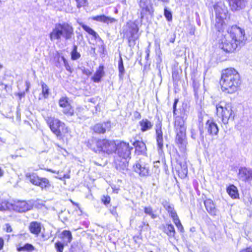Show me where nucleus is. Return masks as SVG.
Returning <instances> with one entry per match:
<instances>
[{"mask_svg": "<svg viewBox=\"0 0 252 252\" xmlns=\"http://www.w3.org/2000/svg\"><path fill=\"white\" fill-rule=\"evenodd\" d=\"M220 83L222 92L232 94L238 90L242 81L239 73L235 69L228 68L222 71Z\"/></svg>", "mask_w": 252, "mask_h": 252, "instance_id": "obj_1", "label": "nucleus"}, {"mask_svg": "<svg viewBox=\"0 0 252 252\" xmlns=\"http://www.w3.org/2000/svg\"><path fill=\"white\" fill-rule=\"evenodd\" d=\"M244 39V31L236 26H233L227 34L222 38L219 47L225 52H232Z\"/></svg>", "mask_w": 252, "mask_h": 252, "instance_id": "obj_2", "label": "nucleus"}, {"mask_svg": "<svg viewBox=\"0 0 252 252\" xmlns=\"http://www.w3.org/2000/svg\"><path fill=\"white\" fill-rule=\"evenodd\" d=\"M178 102L177 99H175L173 103V116L175 119L174 128L176 133V143L177 144L180 150L182 153H185L186 150L187 140H186V127L185 125L186 117L184 116H178L175 117L177 104Z\"/></svg>", "mask_w": 252, "mask_h": 252, "instance_id": "obj_3", "label": "nucleus"}, {"mask_svg": "<svg viewBox=\"0 0 252 252\" xmlns=\"http://www.w3.org/2000/svg\"><path fill=\"white\" fill-rule=\"evenodd\" d=\"M73 29L71 26L66 23H58L55 25L52 31L50 33L51 41L60 40L62 37L65 40H69L73 35Z\"/></svg>", "mask_w": 252, "mask_h": 252, "instance_id": "obj_4", "label": "nucleus"}, {"mask_svg": "<svg viewBox=\"0 0 252 252\" xmlns=\"http://www.w3.org/2000/svg\"><path fill=\"white\" fill-rule=\"evenodd\" d=\"M87 146L96 153L102 152L108 154L115 152L116 148V144L114 141L107 139H92L88 141Z\"/></svg>", "mask_w": 252, "mask_h": 252, "instance_id": "obj_5", "label": "nucleus"}, {"mask_svg": "<svg viewBox=\"0 0 252 252\" xmlns=\"http://www.w3.org/2000/svg\"><path fill=\"white\" fill-rule=\"evenodd\" d=\"M132 147H130L129 144L124 142L116 144L115 151L117 152L122 160L119 162L118 159L115 160L116 167L118 170H125L126 169L127 164V159L130 158L131 150Z\"/></svg>", "mask_w": 252, "mask_h": 252, "instance_id": "obj_6", "label": "nucleus"}, {"mask_svg": "<svg viewBox=\"0 0 252 252\" xmlns=\"http://www.w3.org/2000/svg\"><path fill=\"white\" fill-rule=\"evenodd\" d=\"M216 108L217 116L221 119L224 124H227L229 120H234L235 114L231 103L220 101L216 103Z\"/></svg>", "mask_w": 252, "mask_h": 252, "instance_id": "obj_7", "label": "nucleus"}, {"mask_svg": "<svg viewBox=\"0 0 252 252\" xmlns=\"http://www.w3.org/2000/svg\"><path fill=\"white\" fill-rule=\"evenodd\" d=\"M216 12V23L215 27L216 30L220 32L223 28L224 20L227 17L228 10L227 7L222 2H218L214 6Z\"/></svg>", "mask_w": 252, "mask_h": 252, "instance_id": "obj_8", "label": "nucleus"}, {"mask_svg": "<svg viewBox=\"0 0 252 252\" xmlns=\"http://www.w3.org/2000/svg\"><path fill=\"white\" fill-rule=\"evenodd\" d=\"M138 26L134 22H129L127 23L124 35L127 38L130 47H133L136 44V41L138 38Z\"/></svg>", "mask_w": 252, "mask_h": 252, "instance_id": "obj_9", "label": "nucleus"}, {"mask_svg": "<svg viewBox=\"0 0 252 252\" xmlns=\"http://www.w3.org/2000/svg\"><path fill=\"white\" fill-rule=\"evenodd\" d=\"M47 123L52 131L59 139L62 138L63 134L67 132V128L65 127L64 124L58 119L49 118Z\"/></svg>", "mask_w": 252, "mask_h": 252, "instance_id": "obj_10", "label": "nucleus"}, {"mask_svg": "<svg viewBox=\"0 0 252 252\" xmlns=\"http://www.w3.org/2000/svg\"><path fill=\"white\" fill-rule=\"evenodd\" d=\"M25 177L32 185L39 187L42 189H47L51 186L48 179L40 178L36 173H27Z\"/></svg>", "mask_w": 252, "mask_h": 252, "instance_id": "obj_11", "label": "nucleus"}, {"mask_svg": "<svg viewBox=\"0 0 252 252\" xmlns=\"http://www.w3.org/2000/svg\"><path fill=\"white\" fill-rule=\"evenodd\" d=\"M12 209L19 213H24L31 210L32 205L30 201L25 200H15L11 203Z\"/></svg>", "mask_w": 252, "mask_h": 252, "instance_id": "obj_12", "label": "nucleus"}, {"mask_svg": "<svg viewBox=\"0 0 252 252\" xmlns=\"http://www.w3.org/2000/svg\"><path fill=\"white\" fill-rule=\"evenodd\" d=\"M139 5L140 8V18L143 19L148 15H152L154 8L151 0H140Z\"/></svg>", "mask_w": 252, "mask_h": 252, "instance_id": "obj_13", "label": "nucleus"}, {"mask_svg": "<svg viewBox=\"0 0 252 252\" xmlns=\"http://www.w3.org/2000/svg\"><path fill=\"white\" fill-rule=\"evenodd\" d=\"M60 107L63 108V112L68 116H72L74 114V110L68 101V98L65 97L61 98L59 100Z\"/></svg>", "mask_w": 252, "mask_h": 252, "instance_id": "obj_14", "label": "nucleus"}, {"mask_svg": "<svg viewBox=\"0 0 252 252\" xmlns=\"http://www.w3.org/2000/svg\"><path fill=\"white\" fill-rule=\"evenodd\" d=\"M229 6L233 11L243 9L246 5L247 0H228Z\"/></svg>", "mask_w": 252, "mask_h": 252, "instance_id": "obj_15", "label": "nucleus"}, {"mask_svg": "<svg viewBox=\"0 0 252 252\" xmlns=\"http://www.w3.org/2000/svg\"><path fill=\"white\" fill-rule=\"evenodd\" d=\"M239 178L243 181H250L252 180V169L242 167L239 169Z\"/></svg>", "mask_w": 252, "mask_h": 252, "instance_id": "obj_16", "label": "nucleus"}, {"mask_svg": "<svg viewBox=\"0 0 252 252\" xmlns=\"http://www.w3.org/2000/svg\"><path fill=\"white\" fill-rule=\"evenodd\" d=\"M133 169L134 171L141 176H147L149 175V167L145 164L136 162L133 165Z\"/></svg>", "mask_w": 252, "mask_h": 252, "instance_id": "obj_17", "label": "nucleus"}, {"mask_svg": "<svg viewBox=\"0 0 252 252\" xmlns=\"http://www.w3.org/2000/svg\"><path fill=\"white\" fill-rule=\"evenodd\" d=\"M156 140L158 151H162L163 148V133L161 130V125H157L156 126Z\"/></svg>", "mask_w": 252, "mask_h": 252, "instance_id": "obj_18", "label": "nucleus"}, {"mask_svg": "<svg viewBox=\"0 0 252 252\" xmlns=\"http://www.w3.org/2000/svg\"><path fill=\"white\" fill-rule=\"evenodd\" d=\"M110 128V123L107 122L95 125L93 127V130L95 133H104L106 131H109Z\"/></svg>", "mask_w": 252, "mask_h": 252, "instance_id": "obj_19", "label": "nucleus"}, {"mask_svg": "<svg viewBox=\"0 0 252 252\" xmlns=\"http://www.w3.org/2000/svg\"><path fill=\"white\" fill-rule=\"evenodd\" d=\"M205 127L207 129V132L210 135H217L219 131V128L217 125L214 122L213 120H208L206 123Z\"/></svg>", "mask_w": 252, "mask_h": 252, "instance_id": "obj_20", "label": "nucleus"}, {"mask_svg": "<svg viewBox=\"0 0 252 252\" xmlns=\"http://www.w3.org/2000/svg\"><path fill=\"white\" fill-rule=\"evenodd\" d=\"M204 204L206 210L210 215L215 216L217 215V209H216L213 201L211 199H208L205 200L204 201Z\"/></svg>", "mask_w": 252, "mask_h": 252, "instance_id": "obj_21", "label": "nucleus"}, {"mask_svg": "<svg viewBox=\"0 0 252 252\" xmlns=\"http://www.w3.org/2000/svg\"><path fill=\"white\" fill-rule=\"evenodd\" d=\"M41 223L36 221L31 222L29 226L30 232L36 236L39 235L41 232Z\"/></svg>", "mask_w": 252, "mask_h": 252, "instance_id": "obj_22", "label": "nucleus"}, {"mask_svg": "<svg viewBox=\"0 0 252 252\" xmlns=\"http://www.w3.org/2000/svg\"><path fill=\"white\" fill-rule=\"evenodd\" d=\"M140 130L144 132L151 129L153 126V124L146 118L142 119L139 122Z\"/></svg>", "mask_w": 252, "mask_h": 252, "instance_id": "obj_23", "label": "nucleus"}, {"mask_svg": "<svg viewBox=\"0 0 252 252\" xmlns=\"http://www.w3.org/2000/svg\"><path fill=\"white\" fill-rule=\"evenodd\" d=\"M104 75V66L100 65L95 72L92 79L95 83H98L100 81L101 78Z\"/></svg>", "mask_w": 252, "mask_h": 252, "instance_id": "obj_24", "label": "nucleus"}, {"mask_svg": "<svg viewBox=\"0 0 252 252\" xmlns=\"http://www.w3.org/2000/svg\"><path fill=\"white\" fill-rule=\"evenodd\" d=\"M132 145L134 146L135 151L138 154L144 153L146 150L145 144L142 141H135L133 142Z\"/></svg>", "mask_w": 252, "mask_h": 252, "instance_id": "obj_25", "label": "nucleus"}, {"mask_svg": "<svg viewBox=\"0 0 252 252\" xmlns=\"http://www.w3.org/2000/svg\"><path fill=\"white\" fill-rule=\"evenodd\" d=\"M162 230L169 237H173L175 234L174 226L171 224H166L162 225Z\"/></svg>", "mask_w": 252, "mask_h": 252, "instance_id": "obj_26", "label": "nucleus"}, {"mask_svg": "<svg viewBox=\"0 0 252 252\" xmlns=\"http://www.w3.org/2000/svg\"><path fill=\"white\" fill-rule=\"evenodd\" d=\"M94 19L97 21L103 22L107 24L114 23L117 21L114 18L107 17L104 15L95 16L94 18Z\"/></svg>", "mask_w": 252, "mask_h": 252, "instance_id": "obj_27", "label": "nucleus"}, {"mask_svg": "<svg viewBox=\"0 0 252 252\" xmlns=\"http://www.w3.org/2000/svg\"><path fill=\"white\" fill-rule=\"evenodd\" d=\"M227 192L228 194L233 199L238 198L239 193L237 188L234 185H230L227 188Z\"/></svg>", "mask_w": 252, "mask_h": 252, "instance_id": "obj_28", "label": "nucleus"}, {"mask_svg": "<svg viewBox=\"0 0 252 252\" xmlns=\"http://www.w3.org/2000/svg\"><path fill=\"white\" fill-rule=\"evenodd\" d=\"M35 250V247L31 244L26 243L23 246H18L17 250L18 252H32Z\"/></svg>", "mask_w": 252, "mask_h": 252, "instance_id": "obj_29", "label": "nucleus"}, {"mask_svg": "<svg viewBox=\"0 0 252 252\" xmlns=\"http://www.w3.org/2000/svg\"><path fill=\"white\" fill-rule=\"evenodd\" d=\"M178 164L179 166L178 167V171L179 174H181L182 177H185L187 176L188 173L187 166L185 163H181L177 161Z\"/></svg>", "mask_w": 252, "mask_h": 252, "instance_id": "obj_30", "label": "nucleus"}, {"mask_svg": "<svg viewBox=\"0 0 252 252\" xmlns=\"http://www.w3.org/2000/svg\"><path fill=\"white\" fill-rule=\"evenodd\" d=\"M62 234L63 235L64 243L66 245H67L68 243H70L72 239V237L70 231L64 230L62 232Z\"/></svg>", "mask_w": 252, "mask_h": 252, "instance_id": "obj_31", "label": "nucleus"}, {"mask_svg": "<svg viewBox=\"0 0 252 252\" xmlns=\"http://www.w3.org/2000/svg\"><path fill=\"white\" fill-rule=\"evenodd\" d=\"M118 69H119V76L121 79H123L124 75L125 73V70L124 66L123 59L121 57L118 61Z\"/></svg>", "mask_w": 252, "mask_h": 252, "instance_id": "obj_32", "label": "nucleus"}, {"mask_svg": "<svg viewBox=\"0 0 252 252\" xmlns=\"http://www.w3.org/2000/svg\"><path fill=\"white\" fill-rule=\"evenodd\" d=\"M82 27L84 31L87 32L89 34L92 35L95 39L99 37L97 33L89 26L83 24L82 25Z\"/></svg>", "mask_w": 252, "mask_h": 252, "instance_id": "obj_33", "label": "nucleus"}, {"mask_svg": "<svg viewBox=\"0 0 252 252\" xmlns=\"http://www.w3.org/2000/svg\"><path fill=\"white\" fill-rule=\"evenodd\" d=\"M42 87V94L44 98H47L49 94V89L47 85L42 82L41 83Z\"/></svg>", "mask_w": 252, "mask_h": 252, "instance_id": "obj_34", "label": "nucleus"}, {"mask_svg": "<svg viewBox=\"0 0 252 252\" xmlns=\"http://www.w3.org/2000/svg\"><path fill=\"white\" fill-rule=\"evenodd\" d=\"M144 213L150 216L153 219H155L157 217V215L153 213V209L150 206L144 208Z\"/></svg>", "mask_w": 252, "mask_h": 252, "instance_id": "obj_35", "label": "nucleus"}, {"mask_svg": "<svg viewBox=\"0 0 252 252\" xmlns=\"http://www.w3.org/2000/svg\"><path fill=\"white\" fill-rule=\"evenodd\" d=\"M70 252H80V246L77 242H74L71 246L70 248Z\"/></svg>", "mask_w": 252, "mask_h": 252, "instance_id": "obj_36", "label": "nucleus"}, {"mask_svg": "<svg viewBox=\"0 0 252 252\" xmlns=\"http://www.w3.org/2000/svg\"><path fill=\"white\" fill-rule=\"evenodd\" d=\"M77 47L74 45L73 51L71 52V58L73 60H76L80 57V54L77 51Z\"/></svg>", "mask_w": 252, "mask_h": 252, "instance_id": "obj_37", "label": "nucleus"}, {"mask_svg": "<svg viewBox=\"0 0 252 252\" xmlns=\"http://www.w3.org/2000/svg\"><path fill=\"white\" fill-rule=\"evenodd\" d=\"M77 3V7L80 8L82 7H85L88 4L87 0H75Z\"/></svg>", "mask_w": 252, "mask_h": 252, "instance_id": "obj_38", "label": "nucleus"}, {"mask_svg": "<svg viewBox=\"0 0 252 252\" xmlns=\"http://www.w3.org/2000/svg\"><path fill=\"white\" fill-rule=\"evenodd\" d=\"M55 248L58 252H63L64 245L58 241L55 244Z\"/></svg>", "mask_w": 252, "mask_h": 252, "instance_id": "obj_39", "label": "nucleus"}, {"mask_svg": "<svg viewBox=\"0 0 252 252\" xmlns=\"http://www.w3.org/2000/svg\"><path fill=\"white\" fill-rule=\"evenodd\" d=\"M164 15L166 17V19L168 21H171L172 20V15L171 11L166 8L164 9Z\"/></svg>", "mask_w": 252, "mask_h": 252, "instance_id": "obj_40", "label": "nucleus"}, {"mask_svg": "<svg viewBox=\"0 0 252 252\" xmlns=\"http://www.w3.org/2000/svg\"><path fill=\"white\" fill-rule=\"evenodd\" d=\"M101 201L105 205H107L110 202L111 198L108 195H103L101 197Z\"/></svg>", "mask_w": 252, "mask_h": 252, "instance_id": "obj_41", "label": "nucleus"}, {"mask_svg": "<svg viewBox=\"0 0 252 252\" xmlns=\"http://www.w3.org/2000/svg\"><path fill=\"white\" fill-rule=\"evenodd\" d=\"M140 230H148L149 228V225L147 222L142 221V224L139 226Z\"/></svg>", "mask_w": 252, "mask_h": 252, "instance_id": "obj_42", "label": "nucleus"}, {"mask_svg": "<svg viewBox=\"0 0 252 252\" xmlns=\"http://www.w3.org/2000/svg\"><path fill=\"white\" fill-rule=\"evenodd\" d=\"M61 59L63 61L64 65L66 68V69L68 71H71V67L68 64L67 60L65 59V58L63 56L61 57Z\"/></svg>", "mask_w": 252, "mask_h": 252, "instance_id": "obj_43", "label": "nucleus"}, {"mask_svg": "<svg viewBox=\"0 0 252 252\" xmlns=\"http://www.w3.org/2000/svg\"><path fill=\"white\" fill-rule=\"evenodd\" d=\"M166 211L169 213L170 217L175 216L176 214H177L176 211L174 210V208L172 206L168 208Z\"/></svg>", "mask_w": 252, "mask_h": 252, "instance_id": "obj_44", "label": "nucleus"}, {"mask_svg": "<svg viewBox=\"0 0 252 252\" xmlns=\"http://www.w3.org/2000/svg\"><path fill=\"white\" fill-rule=\"evenodd\" d=\"M171 218H172L173 222L175 223V224H176L177 223H179V222H180V220L179 219L177 214H176L174 217H171Z\"/></svg>", "mask_w": 252, "mask_h": 252, "instance_id": "obj_45", "label": "nucleus"}, {"mask_svg": "<svg viewBox=\"0 0 252 252\" xmlns=\"http://www.w3.org/2000/svg\"><path fill=\"white\" fill-rule=\"evenodd\" d=\"M176 226H177V227L178 228V229L180 231H182L184 229L183 228V226H182L181 223V221L179 222V223H177L176 224H175Z\"/></svg>", "mask_w": 252, "mask_h": 252, "instance_id": "obj_46", "label": "nucleus"}, {"mask_svg": "<svg viewBox=\"0 0 252 252\" xmlns=\"http://www.w3.org/2000/svg\"><path fill=\"white\" fill-rule=\"evenodd\" d=\"M163 205L164 208L167 210L168 208L170 207L172 205H170L168 202L165 201V202L163 203Z\"/></svg>", "mask_w": 252, "mask_h": 252, "instance_id": "obj_47", "label": "nucleus"}, {"mask_svg": "<svg viewBox=\"0 0 252 252\" xmlns=\"http://www.w3.org/2000/svg\"><path fill=\"white\" fill-rule=\"evenodd\" d=\"M83 72L84 74L88 76H89L92 74V72L89 69H84Z\"/></svg>", "mask_w": 252, "mask_h": 252, "instance_id": "obj_48", "label": "nucleus"}, {"mask_svg": "<svg viewBox=\"0 0 252 252\" xmlns=\"http://www.w3.org/2000/svg\"><path fill=\"white\" fill-rule=\"evenodd\" d=\"M240 252H252V248L251 247H249L242 250Z\"/></svg>", "mask_w": 252, "mask_h": 252, "instance_id": "obj_49", "label": "nucleus"}, {"mask_svg": "<svg viewBox=\"0 0 252 252\" xmlns=\"http://www.w3.org/2000/svg\"><path fill=\"white\" fill-rule=\"evenodd\" d=\"M134 116L136 119H140L141 116L140 113L137 111L134 113Z\"/></svg>", "mask_w": 252, "mask_h": 252, "instance_id": "obj_50", "label": "nucleus"}, {"mask_svg": "<svg viewBox=\"0 0 252 252\" xmlns=\"http://www.w3.org/2000/svg\"><path fill=\"white\" fill-rule=\"evenodd\" d=\"M4 241L2 238H0V250H1L3 247Z\"/></svg>", "mask_w": 252, "mask_h": 252, "instance_id": "obj_51", "label": "nucleus"}, {"mask_svg": "<svg viewBox=\"0 0 252 252\" xmlns=\"http://www.w3.org/2000/svg\"><path fill=\"white\" fill-rule=\"evenodd\" d=\"M110 212L114 216L117 214L116 209L115 208H113L112 210H110Z\"/></svg>", "mask_w": 252, "mask_h": 252, "instance_id": "obj_52", "label": "nucleus"}, {"mask_svg": "<svg viewBox=\"0 0 252 252\" xmlns=\"http://www.w3.org/2000/svg\"><path fill=\"white\" fill-rule=\"evenodd\" d=\"M191 138L193 139H195V133L194 130L191 129Z\"/></svg>", "mask_w": 252, "mask_h": 252, "instance_id": "obj_53", "label": "nucleus"}, {"mask_svg": "<svg viewBox=\"0 0 252 252\" xmlns=\"http://www.w3.org/2000/svg\"><path fill=\"white\" fill-rule=\"evenodd\" d=\"M6 230H7V232H12V229L10 225H7V227H6Z\"/></svg>", "mask_w": 252, "mask_h": 252, "instance_id": "obj_54", "label": "nucleus"}, {"mask_svg": "<svg viewBox=\"0 0 252 252\" xmlns=\"http://www.w3.org/2000/svg\"><path fill=\"white\" fill-rule=\"evenodd\" d=\"M4 174V170L0 167V178L2 177Z\"/></svg>", "mask_w": 252, "mask_h": 252, "instance_id": "obj_55", "label": "nucleus"}, {"mask_svg": "<svg viewBox=\"0 0 252 252\" xmlns=\"http://www.w3.org/2000/svg\"><path fill=\"white\" fill-rule=\"evenodd\" d=\"M65 177V175H63V176H59V177H56L58 179H59L61 180H63V179H64Z\"/></svg>", "mask_w": 252, "mask_h": 252, "instance_id": "obj_56", "label": "nucleus"}, {"mask_svg": "<svg viewBox=\"0 0 252 252\" xmlns=\"http://www.w3.org/2000/svg\"><path fill=\"white\" fill-rule=\"evenodd\" d=\"M47 171L51 172L54 173H57V174L59 173V171L57 172L56 171L53 170H52L51 169H47Z\"/></svg>", "mask_w": 252, "mask_h": 252, "instance_id": "obj_57", "label": "nucleus"}, {"mask_svg": "<svg viewBox=\"0 0 252 252\" xmlns=\"http://www.w3.org/2000/svg\"><path fill=\"white\" fill-rule=\"evenodd\" d=\"M174 41H175V38L174 37L171 38L170 40V41L171 42H172V43H173L174 42Z\"/></svg>", "mask_w": 252, "mask_h": 252, "instance_id": "obj_58", "label": "nucleus"}, {"mask_svg": "<svg viewBox=\"0 0 252 252\" xmlns=\"http://www.w3.org/2000/svg\"><path fill=\"white\" fill-rule=\"evenodd\" d=\"M4 209V207L2 206V204L0 203V210H2Z\"/></svg>", "mask_w": 252, "mask_h": 252, "instance_id": "obj_59", "label": "nucleus"}, {"mask_svg": "<svg viewBox=\"0 0 252 252\" xmlns=\"http://www.w3.org/2000/svg\"><path fill=\"white\" fill-rule=\"evenodd\" d=\"M162 1L164 2H168L169 0H161Z\"/></svg>", "mask_w": 252, "mask_h": 252, "instance_id": "obj_60", "label": "nucleus"}, {"mask_svg": "<svg viewBox=\"0 0 252 252\" xmlns=\"http://www.w3.org/2000/svg\"><path fill=\"white\" fill-rule=\"evenodd\" d=\"M200 134L202 135L203 131H202V130L201 129H200Z\"/></svg>", "mask_w": 252, "mask_h": 252, "instance_id": "obj_61", "label": "nucleus"}, {"mask_svg": "<svg viewBox=\"0 0 252 252\" xmlns=\"http://www.w3.org/2000/svg\"><path fill=\"white\" fill-rule=\"evenodd\" d=\"M3 66L2 64H0V70L2 68Z\"/></svg>", "mask_w": 252, "mask_h": 252, "instance_id": "obj_62", "label": "nucleus"}, {"mask_svg": "<svg viewBox=\"0 0 252 252\" xmlns=\"http://www.w3.org/2000/svg\"><path fill=\"white\" fill-rule=\"evenodd\" d=\"M71 202H72L73 204H75V205H78V204H77V203H75V202H73L72 201H71Z\"/></svg>", "mask_w": 252, "mask_h": 252, "instance_id": "obj_63", "label": "nucleus"}, {"mask_svg": "<svg viewBox=\"0 0 252 252\" xmlns=\"http://www.w3.org/2000/svg\"><path fill=\"white\" fill-rule=\"evenodd\" d=\"M69 178V177L68 176H67L66 175H65V178Z\"/></svg>", "mask_w": 252, "mask_h": 252, "instance_id": "obj_64", "label": "nucleus"}]
</instances>
